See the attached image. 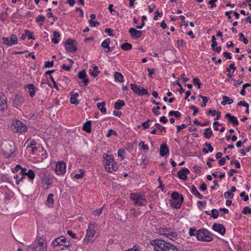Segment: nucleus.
Instances as JSON below:
<instances>
[{
    "label": "nucleus",
    "instance_id": "4c0bfd02",
    "mask_svg": "<svg viewBox=\"0 0 251 251\" xmlns=\"http://www.w3.org/2000/svg\"><path fill=\"white\" fill-rule=\"evenodd\" d=\"M126 104L125 102L122 100H119L115 103L114 108L117 110L121 109Z\"/></svg>",
    "mask_w": 251,
    "mask_h": 251
},
{
    "label": "nucleus",
    "instance_id": "72a5a7b5",
    "mask_svg": "<svg viewBox=\"0 0 251 251\" xmlns=\"http://www.w3.org/2000/svg\"><path fill=\"white\" fill-rule=\"evenodd\" d=\"M27 170L25 168H22L20 171V174L22 176V177L19 178V180H17L16 184L18 185L20 181H23L24 179L25 178V175L27 172Z\"/></svg>",
    "mask_w": 251,
    "mask_h": 251
},
{
    "label": "nucleus",
    "instance_id": "39448f33",
    "mask_svg": "<svg viewBox=\"0 0 251 251\" xmlns=\"http://www.w3.org/2000/svg\"><path fill=\"white\" fill-rule=\"evenodd\" d=\"M129 198L136 206H144L147 204V200L144 195L140 193H132Z\"/></svg>",
    "mask_w": 251,
    "mask_h": 251
},
{
    "label": "nucleus",
    "instance_id": "79ce46f5",
    "mask_svg": "<svg viewBox=\"0 0 251 251\" xmlns=\"http://www.w3.org/2000/svg\"><path fill=\"white\" fill-rule=\"evenodd\" d=\"M182 195H179L177 192H174L171 195V198L174 201H179Z\"/></svg>",
    "mask_w": 251,
    "mask_h": 251
},
{
    "label": "nucleus",
    "instance_id": "4d7b16f0",
    "mask_svg": "<svg viewBox=\"0 0 251 251\" xmlns=\"http://www.w3.org/2000/svg\"><path fill=\"white\" fill-rule=\"evenodd\" d=\"M193 81L194 84L195 85H197L198 89H200L201 88V83L200 80V79L199 78H194L193 79Z\"/></svg>",
    "mask_w": 251,
    "mask_h": 251
},
{
    "label": "nucleus",
    "instance_id": "f257e3e1",
    "mask_svg": "<svg viewBox=\"0 0 251 251\" xmlns=\"http://www.w3.org/2000/svg\"><path fill=\"white\" fill-rule=\"evenodd\" d=\"M151 245L155 251H178L176 246L161 239L151 240Z\"/></svg>",
    "mask_w": 251,
    "mask_h": 251
},
{
    "label": "nucleus",
    "instance_id": "0e129e2a",
    "mask_svg": "<svg viewBox=\"0 0 251 251\" xmlns=\"http://www.w3.org/2000/svg\"><path fill=\"white\" fill-rule=\"evenodd\" d=\"M224 196L226 198H228L229 199H233L234 194L230 191H227L225 192Z\"/></svg>",
    "mask_w": 251,
    "mask_h": 251
},
{
    "label": "nucleus",
    "instance_id": "e433bc0d",
    "mask_svg": "<svg viewBox=\"0 0 251 251\" xmlns=\"http://www.w3.org/2000/svg\"><path fill=\"white\" fill-rule=\"evenodd\" d=\"M105 102L102 101L101 102H98L97 103V107L102 114L106 113V109L105 107Z\"/></svg>",
    "mask_w": 251,
    "mask_h": 251
},
{
    "label": "nucleus",
    "instance_id": "37998d69",
    "mask_svg": "<svg viewBox=\"0 0 251 251\" xmlns=\"http://www.w3.org/2000/svg\"><path fill=\"white\" fill-rule=\"evenodd\" d=\"M79 172V174H76L74 176V178L76 179H81L84 176L85 171L84 170L80 169Z\"/></svg>",
    "mask_w": 251,
    "mask_h": 251
},
{
    "label": "nucleus",
    "instance_id": "e2e57ef3",
    "mask_svg": "<svg viewBox=\"0 0 251 251\" xmlns=\"http://www.w3.org/2000/svg\"><path fill=\"white\" fill-rule=\"evenodd\" d=\"M231 70H233L232 73H233L236 70V67L234 63H231L229 65V68L226 69V71L228 73H230Z\"/></svg>",
    "mask_w": 251,
    "mask_h": 251
},
{
    "label": "nucleus",
    "instance_id": "20e7f679",
    "mask_svg": "<svg viewBox=\"0 0 251 251\" xmlns=\"http://www.w3.org/2000/svg\"><path fill=\"white\" fill-rule=\"evenodd\" d=\"M99 229V226L96 223H90L86 231V234L84 239L85 242H92L96 236L97 231Z\"/></svg>",
    "mask_w": 251,
    "mask_h": 251
},
{
    "label": "nucleus",
    "instance_id": "4468645a",
    "mask_svg": "<svg viewBox=\"0 0 251 251\" xmlns=\"http://www.w3.org/2000/svg\"><path fill=\"white\" fill-rule=\"evenodd\" d=\"M78 78L82 79V85L80 86H86L88 85L89 80L88 78H86L87 74L85 70H82L78 73Z\"/></svg>",
    "mask_w": 251,
    "mask_h": 251
},
{
    "label": "nucleus",
    "instance_id": "a878e982",
    "mask_svg": "<svg viewBox=\"0 0 251 251\" xmlns=\"http://www.w3.org/2000/svg\"><path fill=\"white\" fill-rule=\"evenodd\" d=\"M111 40L110 38H107L105 39L101 44V46L105 49L104 51L106 53L109 52L110 50V47L109 44L110 43Z\"/></svg>",
    "mask_w": 251,
    "mask_h": 251
},
{
    "label": "nucleus",
    "instance_id": "774afa93",
    "mask_svg": "<svg viewBox=\"0 0 251 251\" xmlns=\"http://www.w3.org/2000/svg\"><path fill=\"white\" fill-rule=\"evenodd\" d=\"M217 111L215 110H212L211 109H209L206 112V114L207 115H211L212 116H214L216 115Z\"/></svg>",
    "mask_w": 251,
    "mask_h": 251
},
{
    "label": "nucleus",
    "instance_id": "2f4dec72",
    "mask_svg": "<svg viewBox=\"0 0 251 251\" xmlns=\"http://www.w3.org/2000/svg\"><path fill=\"white\" fill-rule=\"evenodd\" d=\"M183 201V197L181 196L179 201H175L171 203L172 206L175 208H179Z\"/></svg>",
    "mask_w": 251,
    "mask_h": 251
},
{
    "label": "nucleus",
    "instance_id": "09e8293b",
    "mask_svg": "<svg viewBox=\"0 0 251 251\" xmlns=\"http://www.w3.org/2000/svg\"><path fill=\"white\" fill-rule=\"evenodd\" d=\"M139 147L141 149H143L144 151H147L149 150V147L148 145L145 144L144 142L143 141H141L139 144Z\"/></svg>",
    "mask_w": 251,
    "mask_h": 251
},
{
    "label": "nucleus",
    "instance_id": "a211bd4d",
    "mask_svg": "<svg viewBox=\"0 0 251 251\" xmlns=\"http://www.w3.org/2000/svg\"><path fill=\"white\" fill-rule=\"evenodd\" d=\"M25 101L23 97L16 95L13 100V105L16 108L19 109Z\"/></svg>",
    "mask_w": 251,
    "mask_h": 251
},
{
    "label": "nucleus",
    "instance_id": "3c124183",
    "mask_svg": "<svg viewBox=\"0 0 251 251\" xmlns=\"http://www.w3.org/2000/svg\"><path fill=\"white\" fill-rule=\"evenodd\" d=\"M219 212L218 210L216 209H213L211 210V213L210 214V216L214 218V219H217L219 216Z\"/></svg>",
    "mask_w": 251,
    "mask_h": 251
},
{
    "label": "nucleus",
    "instance_id": "c03bdc74",
    "mask_svg": "<svg viewBox=\"0 0 251 251\" xmlns=\"http://www.w3.org/2000/svg\"><path fill=\"white\" fill-rule=\"evenodd\" d=\"M199 97L200 98H201L202 100V102L201 104V106L202 107H205L206 105V103L208 102L209 99L208 97H207L206 96H203L201 95V94L199 95Z\"/></svg>",
    "mask_w": 251,
    "mask_h": 251
},
{
    "label": "nucleus",
    "instance_id": "58836bf2",
    "mask_svg": "<svg viewBox=\"0 0 251 251\" xmlns=\"http://www.w3.org/2000/svg\"><path fill=\"white\" fill-rule=\"evenodd\" d=\"M100 72L99 70V68L97 66L93 67V70L89 71V74L93 77H97L100 74Z\"/></svg>",
    "mask_w": 251,
    "mask_h": 251
},
{
    "label": "nucleus",
    "instance_id": "a18cd8bd",
    "mask_svg": "<svg viewBox=\"0 0 251 251\" xmlns=\"http://www.w3.org/2000/svg\"><path fill=\"white\" fill-rule=\"evenodd\" d=\"M117 153L118 157L121 158V160H123L125 159V155L126 154V151L124 149H120L118 150Z\"/></svg>",
    "mask_w": 251,
    "mask_h": 251
},
{
    "label": "nucleus",
    "instance_id": "052dcab7",
    "mask_svg": "<svg viewBox=\"0 0 251 251\" xmlns=\"http://www.w3.org/2000/svg\"><path fill=\"white\" fill-rule=\"evenodd\" d=\"M187 127V125L185 124H183L181 125H178L176 126V132L179 133L180 130L182 129H184Z\"/></svg>",
    "mask_w": 251,
    "mask_h": 251
},
{
    "label": "nucleus",
    "instance_id": "ea45409f",
    "mask_svg": "<svg viewBox=\"0 0 251 251\" xmlns=\"http://www.w3.org/2000/svg\"><path fill=\"white\" fill-rule=\"evenodd\" d=\"M114 77L115 81H117L120 82H123L124 81V76L123 75L118 72H115L114 75Z\"/></svg>",
    "mask_w": 251,
    "mask_h": 251
},
{
    "label": "nucleus",
    "instance_id": "de8ad7c7",
    "mask_svg": "<svg viewBox=\"0 0 251 251\" xmlns=\"http://www.w3.org/2000/svg\"><path fill=\"white\" fill-rule=\"evenodd\" d=\"M154 126L158 130H160V131L161 133H166V129L165 127L162 126L159 123H155L154 125Z\"/></svg>",
    "mask_w": 251,
    "mask_h": 251
},
{
    "label": "nucleus",
    "instance_id": "603ef678",
    "mask_svg": "<svg viewBox=\"0 0 251 251\" xmlns=\"http://www.w3.org/2000/svg\"><path fill=\"white\" fill-rule=\"evenodd\" d=\"M240 37V41L243 42L245 44H247L248 43V39L245 37L244 35L242 33L239 34Z\"/></svg>",
    "mask_w": 251,
    "mask_h": 251
},
{
    "label": "nucleus",
    "instance_id": "1a4fd4ad",
    "mask_svg": "<svg viewBox=\"0 0 251 251\" xmlns=\"http://www.w3.org/2000/svg\"><path fill=\"white\" fill-rule=\"evenodd\" d=\"M37 242L32 248L33 251H47V244L45 242V239L42 237L37 238Z\"/></svg>",
    "mask_w": 251,
    "mask_h": 251
},
{
    "label": "nucleus",
    "instance_id": "393cba45",
    "mask_svg": "<svg viewBox=\"0 0 251 251\" xmlns=\"http://www.w3.org/2000/svg\"><path fill=\"white\" fill-rule=\"evenodd\" d=\"M25 87L29 89V95L30 97H34L35 96L36 87L32 83L27 84Z\"/></svg>",
    "mask_w": 251,
    "mask_h": 251
},
{
    "label": "nucleus",
    "instance_id": "f3484780",
    "mask_svg": "<svg viewBox=\"0 0 251 251\" xmlns=\"http://www.w3.org/2000/svg\"><path fill=\"white\" fill-rule=\"evenodd\" d=\"M54 179V177L53 176H45L41 179V182L44 186H46L47 188H48L52 184Z\"/></svg>",
    "mask_w": 251,
    "mask_h": 251
},
{
    "label": "nucleus",
    "instance_id": "f03ea898",
    "mask_svg": "<svg viewBox=\"0 0 251 251\" xmlns=\"http://www.w3.org/2000/svg\"><path fill=\"white\" fill-rule=\"evenodd\" d=\"M102 159V163L106 172L112 173L118 170L117 163L115 161L112 155L103 153Z\"/></svg>",
    "mask_w": 251,
    "mask_h": 251
},
{
    "label": "nucleus",
    "instance_id": "aec40b11",
    "mask_svg": "<svg viewBox=\"0 0 251 251\" xmlns=\"http://www.w3.org/2000/svg\"><path fill=\"white\" fill-rule=\"evenodd\" d=\"M225 118L227 119L229 123L232 124L234 126H237L239 125V122L237 117L231 115L230 113L226 114Z\"/></svg>",
    "mask_w": 251,
    "mask_h": 251
},
{
    "label": "nucleus",
    "instance_id": "f704fd0d",
    "mask_svg": "<svg viewBox=\"0 0 251 251\" xmlns=\"http://www.w3.org/2000/svg\"><path fill=\"white\" fill-rule=\"evenodd\" d=\"M203 135L206 139H210L213 136V133L210 127H208L205 129L203 133Z\"/></svg>",
    "mask_w": 251,
    "mask_h": 251
},
{
    "label": "nucleus",
    "instance_id": "864d4df0",
    "mask_svg": "<svg viewBox=\"0 0 251 251\" xmlns=\"http://www.w3.org/2000/svg\"><path fill=\"white\" fill-rule=\"evenodd\" d=\"M88 23L91 27H97L100 25V23L97 21L89 20Z\"/></svg>",
    "mask_w": 251,
    "mask_h": 251
},
{
    "label": "nucleus",
    "instance_id": "8fccbe9b",
    "mask_svg": "<svg viewBox=\"0 0 251 251\" xmlns=\"http://www.w3.org/2000/svg\"><path fill=\"white\" fill-rule=\"evenodd\" d=\"M45 21V17L44 15H39L38 17H37L35 19V22L36 23H39L41 22V23L40 24V25H42L43 24V23Z\"/></svg>",
    "mask_w": 251,
    "mask_h": 251
},
{
    "label": "nucleus",
    "instance_id": "c756f323",
    "mask_svg": "<svg viewBox=\"0 0 251 251\" xmlns=\"http://www.w3.org/2000/svg\"><path fill=\"white\" fill-rule=\"evenodd\" d=\"M141 88V86L137 85L135 84H130V88L133 93L136 95H139Z\"/></svg>",
    "mask_w": 251,
    "mask_h": 251
},
{
    "label": "nucleus",
    "instance_id": "f8f14e48",
    "mask_svg": "<svg viewBox=\"0 0 251 251\" xmlns=\"http://www.w3.org/2000/svg\"><path fill=\"white\" fill-rule=\"evenodd\" d=\"M66 50L69 52H74L77 50L76 46L75 45V41L71 39H69L64 43V45Z\"/></svg>",
    "mask_w": 251,
    "mask_h": 251
},
{
    "label": "nucleus",
    "instance_id": "49530a36",
    "mask_svg": "<svg viewBox=\"0 0 251 251\" xmlns=\"http://www.w3.org/2000/svg\"><path fill=\"white\" fill-rule=\"evenodd\" d=\"M121 48L124 50H129L132 49V45L128 43H125L121 45Z\"/></svg>",
    "mask_w": 251,
    "mask_h": 251
},
{
    "label": "nucleus",
    "instance_id": "338daca9",
    "mask_svg": "<svg viewBox=\"0 0 251 251\" xmlns=\"http://www.w3.org/2000/svg\"><path fill=\"white\" fill-rule=\"evenodd\" d=\"M196 228L195 227H191L189 230V234L190 236H194L196 235Z\"/></svg>",
    "mask_w": 251,
    "mask_h": 251
},
{
    "label": "nucleus",
    "instance_id": "5fc2aeb1",
    "mask_svg": "<svg viewBox=\"0 0 251 251\" xmlns=\"http://www.w3.org/2000/svg\"><path fill=\"white\" fill-rule=\"evenodd\" d=\"M149 95V94L148 92V90L147 89L142 87L140 91V93L138 96H143Z\"/></svg>",
    "mask_w": 251,
    "mask_h": 251
},
{
    "label": "nucleus",
    "instance_id": "c9c22d12",
    "mask_svg": "<svg viewBox=\"0 0 251 251\" xmlns=\"http://www.w3.org/2000/svg\"><path fill=\"white\" fill-rule=\"evenodd\" d=\"M83 130L87 133H91L92 132L91 122L90 121H88L84 123L83 126Z\"/></svg>",
    "mask_w": 251,
    "mask_h": 251
},
{
    "label": "nucleus",
    "instance_id": "2eb2a0df",
    "mask_svg": "<svg viewBox=\"0 0 251 251\" xmlns=\"http://www.w3.org/2000/svg\"><path fill=\"white\" fill-rule=\"evenodd\" d=\"M212 228L213 230L218 232L222 235H224L226 233V228L222 224L214 223Z\"/></svg>",
    "mask_w": 251,
    "mask_h": 251
},
{
    "label": "nucleus",
    "instance_id": "4be33fe9",
    "mask_svg": "<svg viewBox=\"0 0 251 251\" xmlns=\"http://www.w3.org/2000/svg\"><path fill=\"white\" fill-rule=\"evenodd\" d=\"M169 149L166 144L164 143L160 145L159 153L161 156H164L169 154Z\"/></svg>",
    "mask_w": 251,
    "mask_h": 251
},
{
    "label": "nucleus",
    "instance_id": "bf43d9fd",
    "mask_svg": "<svg viewBox=\"0 0 251 251\" xmlns=\"http://www.w3.org/2000/svg\"><path fill=\"white\" fill-rule=\"evenodd\" d=\"M117 133L115 131L113 130L112 129H109L107 132V133L106 134L107 137H110L111 135H117Z\"/></svg>",
    "mask_w": 251,
    "mask_h": 251
},
{
    "label": "nucleus",
    "instance_id": "ddd939ff",
    "mask_svg": "<svg viewBox=\"0 0 251 251\" xmlns=\"http://www.w3.org/2000/svg\"><path fill=\"white\" fill-rule=\"evenodd\" d=\"M3 43L8 46H12L18 43V38L15 34H12L10 37H3Z\"/></svg>",
    "mask_w": 251,
    "mask_h": 251
},
{
    "label": "nucleus",
    "instance_id": "473e14b6",
    "mask_svg": "<svg viewBox=\"0 0 251 251\" xmlns=\"http://www.w3.org/2000/svg\"><path fill=\"white\" fill-rule=\"evenodd\" d=\"M204 146L205 147H206L207 148V149L206 148H203L202 150V151L203 153H207L209 152H211L213 151L214 148L212 147V146H211L210 143H207V142L205 143L204 144Z\"/></svg>",
    "mask_w": 251,
    "mask_h": 251
},
{
    "label": "nucleus",
    "instance_id": "dca6fc26",
    "mask_svg": "<svg viewBox=\"0 0 251 251\" xmlns=\"http://www.w3.org/2000/svg\"><path fill=\"white\" fill-rule=\"evenodd\" d=\"M7 108L6 97L2 93L0 94V112L4 111Z\"/></svg>",
    "mask_w": 251,
    "mask_h": 251
},
{
    "label": "nucleus",
    "instance_id": "13d9d810",
    "mask_svg": "<svg viewBox=\"0 0 251 251\" xmlns=\"http://www.w3.org/2000/svg\"><path fill=\"white\" fill-rule=\"evenodd\" d=\"M160 109L159 106H157L156 107H153L152 108V112L155 116H158L160 113L158 110Z\"/></svg>",
    "mask_w": 251,
    "mask_h": 251
},
{
    "label": "nucleus",
    "instance_id": "bb28decb",
    "mask_svg": "<svg viewBox=\"0 0 251 251\" xmlns=\"http://www.w3.org/2000/svg\"><path fill=\"white\" fill-rule=\"evenodd\" d=\"M191 193L199 199H202L203 196L198 191L197 188L193 185L190 189Z\"/></svg>",
    "mask_w": 251,
    "mask_h": 251
},
{
    "label": "nucleus",
    "instance_id": "412c9836",
    "mask_svg": "<svg viewBox=\"0 0 251 251\" xmlns=\"http://www.w3.org/2000/svg\"><path fill=\"white\" fill-rule=\"evenodd\" d=\"M129 32L132 38L136 39L140 38L142 35L141 31L137 30L134 28H130L129 29Z\"/></svg>",
    "mask_w": 251,
    "mask_h": 251
},
{
    "label": "nucleus",
    "instance_id": "5701e85b",
    "mask_svg": "<svg viewBox=\"0 0 251 251\" xmlns=\"http://www.w3.org/2000/svg\"><path fill=\"white\" fill-rule=\"evenodd\" d=\"M70 102L71 104L77 105L79 104V101L77 100V98L79 97V94L77 93H74L72 92L70 94Z\"/></svg>",
    "mask_w": 251,
    "mask_h": 251
},
{
    "label": "nucleus",
    "instance_id": "6e6552de",
    "mask_svg": "<svg viewBox=\"0 0 251 251\" xmlns=\"http://www.w3.org/2000/svg\"><path fill=\"white\" fill-rule=\"evenodd\" d=\"M157 232L159 234L166 237L171 240L176 238L177 236L176 232H174L173 229L170 228L160 227L157 229Z\"/></svg>",
    "mask_w": 251,
    "mask_h": 251
},
{
    "label": "nucleus",
    "instance_id": "6ab92c4d",
    "mask_svg": "<svg viewBox=\"0 0 251 251\" xmlns=\"http://www.w3.org/2000/svg\"><path fill=\"white\" fill-rule=\"evenodd\" d=\"M190 173L188 169L183 168L178 172L177 176L179 178L183 180H186L188 178L187 175Z\"/></svg>",
    "mask_w": 251,
    "mask_h": 251
},
{
    "label": "nucleus",
    "instance_id": "9b49d317",
    "mask_svg": "<svg viewBox=\"0 0 251 251\" xmlns=\"http://www.w3.org/2000/svg\"><path fill=\"white\" fill-rule=\"evenodd\" d=\"M61 245H64L65 247L68 248L71 246V243L69 241L66 243V238L63 236L56 238L51 243V246L53 248Z\"/></svg>",
    "mask_w": 251,
    "mask_h": 251
},
{
    "label": "nucleus",
    "instance_id": "6e6d98bb",
    "mask_svg": "<svg viewBox=\"0 0 251 251\" xmlns=\"http://www.w3.org/2000/svg\"><path fill=\"white\" fill-rule=\"evenodd\" d=\"M242 213L244 215L251 214V208H250L248 206H245L243 210L242 211Z\"/></svg>",
    "mask_w": 251,
    "mask_h": 251
},
{
    "label": "nucleus",
    "instance_id": "cd10ccee",
    "mask_svg": "<svg viewBox=\"0 0 251 251\" xmlns=\"http://www.w3.org/2000/svg\"><path fill=\"white\" fill-rule=\"evenodd\" d=\"M222 99L223 100L221 101V104L223 105H225L226 104L229 105L233 102V99L225 95H223L222 96Z\"/></svg>",
    "mask_w": 251,
    "mask_h": 251
},
{
    "label": "nucleus",
    "instance_id": "b1692460",
    "mask_svg": "<svg viewBox=\"0 0 251 251\" xmlns=\"http://www.w3.org/2000/svg\"><path fill=\"white\" fill-rule=\"evenodd\" d=\"M216 38L214 35H213L211 37V48L213 51H216L217 53H219L221 51L222 48L221 46H219L217 48H215L217 46V43L216 41Z\"/></svg>",
    "mask_w": 251,
    "mask_h": 251
},
{
    "label": "nucleus",
    "instance_id": "9d476101",
    "mask_svg": "<svg viewBox=\"0 0 251 251\" xmlns=\"http://www.w3.org/2000/svg\"><path fill=\"white\" fill-rule=\"evenodd\" d=\"M54 171L57 176L64 175L66 172V165L63 161L55 162Z\"/></svg>",
    "mask_w": 251,
    "mask_h": 251
},
{
    "label": "nucleus",
    "instance_id": "7ed1b4c3",
    "mask_svg": "<svg viewBox=\"0 0 251 251\" xmlns=\"http://www.w3.org/2000/svg\"><path fill=\"white\" fill-rule=\"evenodd\" d=\"M16 150L14 142L5 141L1 145L2 154L6 158H13Z\"/></svg>",
    "mask_w": 251,
    "mask_h": 251
},
{
    "label": "nucleus",
    "instance_id": "69168bd1",
    "mask_svg": "<svg viewBox=\"0 0 251 251\" xmlns=\"http://www.w3.org/2000/svg\"><path fill=\"white\" fill-rule=\"evenodd\" d=\"M151 121V120L150 119H148L147 121L142 123V126L144 129H147L149 127L150 125L149 123Z\"/></svg>",
    "mask_w": 251,
    "mask_h": 251
},
{
    "label": "nucleus",
    "instance_id": "680f3d73",
    "mask_svg": "<svg viewBox=\"0 0 251 251\" xmlns=\"http://www.w3.org/2000/svg\"><path fill=\"white\" fill-rule=\"evenodd\" d=\"M103 207H100V208L97 209L93 212V215L95 216H100L103 211Z\"/></svg>",
    "mask_w": 251,
    "mask_h": 251
},
{
    "label": "nucleus",
    "instance_id": "7c9ffc66",
    "mask_svg": "<svg viewBox=\"0 0 251 251\" xmlns=\"http://www.w3.org/2000/svg\"><path fill=\"white\" fill-rule=\"evenodd\" d=\"M46 204L48 207H52L54 204L53 195L50 194L47 198L46 201Z\"/></svg>",
    "mask_w": 251,
    "mask_h": 251
},
{
    "label": "nucleus",
    "instance_id": "0eeeda50",
    "mask_svg": "<svg viewBox=\"0 0 251 251\" xmlns=\"http://www.w3.org/2000/svg\"><path fill=\"white\" fill-rule=\"evenodd\" d=\"M11 128L16 133H23L27 131V126L20 120L14 119L12 121Z\"/></svg>",
    "mask_w": 251,
    "mask_h": 251
},
{
    "label": "nucleus",
    "instance_id": "c85d7f7f",
    "mask_svg": "<svg viewBox=\"0 0 251 251\" xmlns=\"http://www.w3.org/2000/svg\"><path fill=\"white\" fill-rule=\"evenodd\" d=\"M27 176L29 181H33L35 177V172L31 169L28 170L25 175V177Z\"/></svg>",
    "mask_w": 251,
    "mask_h": 251
},
{
    "label": "nucleus",
    "instance_id": "423d86ee",
    "mask_svg": "<svg viewBox=\"0 0 251 251\" xmlns=\"http://www.w3.org/2000/svg\"><path fill=\"white\" fill-rule=\"evenodd\" d=\"M196 237L199 241L206 242H209L213 239L212 233L204 228L197 231Z\"/></svg>",
    "mask_w": 251,
    "mask_h": 251
},
{
    "label": "nucleus",
    "instance_id": "a19ab883",
    "mask_svg": "<svg viewBox=\"0 0 251 251\" xmlns=\"http://www.w3.org/2000/svg\"><path fill=\"white\" fill-rule=\"evenodd\" d=\"M238 105L243 106L246 108L245 113L247 114L249 113V104L245 101H240L238 103Z\"/></svg>",
    "mask_w": 251,
    "mask_h": 251
}]
</instances>
